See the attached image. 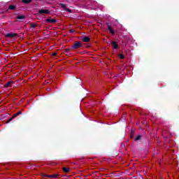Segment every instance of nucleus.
I'll return each mask as SVG.
<instances>
[{
	"label": "nucleus",
	"instance_id": "17",
	"mask_svg": "<svg viewBox=\"0 0 179 179\" xmlns=\"http://www.w3.org/2000/svg\"><path fill=\"white\" fill-rule=\"evenodd\" d=\"M58 177H59V174L55 173L52 175L51 178H58Z\"/></svg>",
	"mask_w": 179,
	"mask_h": 179
},
{
	"label": "nucleus",
	"instance_id": "26",
	"mask_svg": "<svg viewBox=\"0 0 179 179\" xmlns=\"http://www.w3.org/2000/svg\"><path fill=\"white\" fill-rule=\"evenodd\" d=\"M65 10H66L67 12H69V13H71L72 11L71 10V9L69 8H65Z\"/></svg>",
	"mask_w": 179,
	"mask_h": 179
},
{
	"label": "nucleus",
	"instance_id": "19",
	"mask_svg": "<svg viewBox=\"0 0 179 179\" xmlns=\"http://www.w3.org/2000/svg\"><path fill=\"white\" fill-rule=\"evenodd\" d=\"M36 27H37V24H36L35 23H31V29H36Z\"/></svg>",
	"mask_w": 179,
	"mask_h": 179
},
{
	"label": "nucleus",
	"instance_id": "23",
	"mask_svg": "<svg viewBox=\"0 0 179 179\" xmlns=\"http://www.w3.org/2000/svg\"><path fill=\"white\" fill-rule=\"evenodd\" d=\"M43 177H48V178H51L52 175H45V174H44Z\"/></svg>",
	"mask_w": 179,
	"mask_h": 179
},
{
	"label": "nucleus",
	"instance_id": "22",
	"mask_svg": "<svg viewBox=\"0 0 179 179\" xmlns=\"http://www.w3.org/2000/svg\"><path fill=\"white\" fill-rule=\"evenodd\" d=\"M13 120V117H10L7 122H6V124H9V122H10V121H12Z\"/></svg>",
	"mask_w": 179,
	"mask_h": 179
},
{
	"label": "nucleus",
	"instance_id": "12",
	"mask_svg": "<svg viewBox=\"0 0 179 179\" xmlns=\"http://www.w3.org/2000/svg\"><path fill=\"white\" fill-rule=\"evenodd\" d=\"M8 9L10 10H15V9H16V6H15V5H10V6H8Z\"/></svg>",
	"mask_w": 179,
	"mask_h": 179
},
{
	"label": "nucleus",
	"instance_id": "8",
	"mask_svg": "<svg viewBox=\"0 0 179 179\" xmlns=\"http://www.w3.org/2000/svg\"><path fill=\"white\" fill-rule=\"evenodd\" d=\"M45 21L47 22V23H57V20L55 19H46Z\"/></svg>",
	"mask_w": 179,
	"mask_h": 179
},
{
	"label": "nucleus",
	"instance_id": "20",
	"mask_svg": "<svg viewBox=\"0 0 179 179\" xmlns=\"http://www.w3.org/2000/svg\"><path fill=\"white\" fill-rule=\"evenodd\" d=\"M119 57H120V59H124L125 58V56L124 55H122V54H120Z\"/></svg>",
	"mask_w": 179,
	"mask_h": 179
},
{
	"label": "nucleus",
	"instance_id": "3",
	"mask_svg": "<svg viewBox=\"0 0 179 179\" xmlns=\"http://www.w3.org/2000/svg\"><path fill=\"white\" fill-rule=\"evenodd\" d=\"M106 24L107 29H108L109 30V32L114 36L115 34V31H114V29H113V27H111V22H106Z\"/></svg>",
	"mask_w": 179,
	"mask_h": 179
},
{
	"label": "nucleus",
	"instance_id": "25",
	"mask_svg": "<svg viewBox=\"0 0 179 179\" xmlns=\"http://www.w3.org/2000/svg\"><path fill=\"white\" fill-rule=\"evenodd\" d=\"M16 117H17V115H16V113H14L11 117H13V119L14 120V118H16Z\"/></svg>",
	"mask_w": 179,
	"mask_h": 179
},
{
	"label": "nucleus",
	"instance_id": "27",
	"mask_svg": "<svg viewBox=\"0 0 179 179\" xmlns=\"http://www.w3.org/2000/svg\"><path fill=\"white\" fill-rule=\"evenodd\" d=\"M57 52H53V53H52V57H57Z\"/></svg>",
	"mask_w": 179,
	"mask_h": 179
},
{
	"label": "nucleus",
	"instance_id": "5",
	"mask_svg": "<svg viewBox=\"0 0 179 179\" xmlns=\"http://www.w3.org/2000/svg\"><path fill=\"white\" fill-rule=\"evenodd\" d=\"M50 10L48 9H40L38 10V14L39 15H48L50 13Z\"/></svg>",
	"mask_w": 179,
	"mask_h": 179
},
{
	"label": "nucleus",
	"instance_id": "28",
	"mask_svg": "<svg viewBox=\"0 0 179 179\" xmlns=\"http://www.w3.org/2000/svg\"><path fill=\"white\" fill-rule=\"evenodd\" d=\"M75 31V30L73 29H70V33H73Z\"/></svg>",
	"mask_w": 179,
	"mask_h": 179
},
{
	"label": "nucleus",
	"instance_id": "11",
	"mask_svg": "<svg viewBox=\"0 0 179 179\" xmlns=\"http://www.w3.org/2000/svg\"><path fill=\"white\" fill-rule=\"evenodd\" d=\"M22 3H25V5H29V3H31L33 0H22Z\"/></svg>",
	"mask_w": 179,
	"mask_h": 179
},
{
	"label": "nucleus",
	"instance_id": "2",
	"mask_svg": "<svg viewBox=\"0 0 179 179\" xmlns=\"http://www.w3.org/2000/svg\"><path fill=\"white\" fill-rule=\"evenodd\" d=\"M106 24L107 29H108L109 30V32L114 36L115 34V31H114V29H113V27H111V22H106Z\"/></svg>",
	"mask_w": 179,
	"mask_h": 179
},
{
	"label": "nucleus",
	"instance_id": "7",
	"mask_svg": "<svg viewBox=\"0 0 179 179\" xmlns=\"http://www.w3.org/2000/svg\"><path fill=\"white\" fill-rule=\"evenodd\" d=\"M17 36V34L9 33L6 35V37L13 38V37Z\"/></svg>",
	"mask_w": 179,
	"mask_h": 179
},
{
	"label": "nucleus",
	"instance_id": "10",
	"mask_svg": "<svg viewBox=\"0 0 179 179\" xmlns=\"http://www.w3.org/2000/svg\"><path fill=\"white\" fill-rule=\"evenodd\" d=\"M111 45L113 47L114 50H117L118 48V45L115 41H112Z\"/></svg>",
	"mask_w": 179,
	"mask_h": 179
},
{
	"label": "nucleus",
	"instance_id": "13",
	"mask_svg": "<svg viewBox=\"0 0 179 179\" xmlns=\"http://www.w3.org/2000/svg\"><path fill=\"white\" fill-rule=\"evenodd\" d=\"M17 19L18 20H23V19H26V16L25 15H18V16H17Z\"/></svg>",
	"mask_w": 179,
	"mask_h": 179
},
{
	"label": "nucleus",
	"instance_id": "14",
	"mask_svg": "<svg viewBox=\"0 0 179 179\" xmlns=\"http://www.w3.org/2000/svg\"><path fill=\"white\" fill-rule=\"evenodd\" d=\"M142 139V136L141 135H138L135 138L134 141L135 142L138 141H141Z\"/></svg>",
	"mask_w": 179,
	"mask_h": 179
},
{
	"label": "nucleus",
	"instance_id": "6",
	"mask_svg": "<svg viewBox=\"0 0 179 179\" xmlns=\"http://www.w3.org/2000/svg\"><path fill=\"white\" fill-rule=\"evenodd\" d=\"M13 83V81H12V80L8 81V82H7V83H5L4 87H5V88L12 87Z\"/></svg>",
	"mask_w": 179,
	"mask_h": 179
},
{
	"label": "nucleus",
	"instance_id": "29",
	"mask_svg": "<svg viewBox=\"0 0 179 179\" xmlns=\"http://www.w3.org/2000/svg\"><path fill=\"white\" fill-rule=\"evenodd\" d=\"M48 90H50V89H48Z\"/></svg>",
	"mask_w": 179,
	"mask_h": 179
},
{
	"label": "nucleus",
	"instance_id": "15",
	"mask_svg": "<svg viewBox=\"0 0 179 179\" xmlns=\"http://www.w3.org/2000/svg\"><path fill=\"white\" fill-rule=\"evenodd\" d=\"M63 171L64 173H69L70 169L68 167H63Z\"/></svg>",
	"mask_w": 179,
	"mask_h": 179
},
{
	"label": "nucleus",
	"instance_id": "9",
	"mask_svg": "<svg viewBox=\"0 0 179 179\" xmlns=\"http://www.w3.org/2000/svg\"><path fill=\"white\" fill-rule=\"evenodd\" d=\"M83 43H89L90 41V38L89 36H84L83 38Z\"/></svg>",
	"mask_w": 179,
	"mask_h": 179
},
{
	"label": "nucleus",
	"instance_id": "4",
	"mask_svg": "<svg viewBox=\"0 0 179 179\" xmlns=\"http://www.w3.org/2000/svg\"><path fill=\"white\" fill-rule=\"evenodd\" d=\"M106 24L107 29H108L109 30V32L114 36L115 34V31H114V29H113V27H111V22H106Z\"/></svg>",
	"mask_w": 179,
	"mask_h": 179
},
{
	"label": "nucleus",
	"instance_id": "16",
	"mask_svg": "<svg viewBox=\"0 0 179 179\" xmlns=\"http://www.w3.org/2000/svg\"><path fill=\"white\" fill-rule=\"evenodd\" d=\"M70 50H72V48H68L64 49L65 54H69Z\"/></svg>",
	"mask_w": 179,
	"mask_h": 179
},
{
	"label": "nucleus",
	"instance_id": "1",
	"mask_svg": "<svg viewBox=\"0 0 179 179\" xmlns=\"http://www.w3.org/2000/svg\"><path fill=\"white\" fill-rule=\"evenodd\" d=\"M83 47V44L80 41H75L74 44L71 46V50H78L79 48H82Z\"/></svg>",
	"mask_w": 179,
	"mask_h": 179
},
{
	"label": "nucleus",
	"instance_id": "18",
	"mask_svg": "<svg viewBox=\"0 0 179 179\" xmlns=\"http://www.w3.org/2000/svg\"><path fill=\"white\" fill-rule=\"evenodd\" d=\"M59 6H61V8H62V9H66V4H65V3H60Z\"/></svg>",
	"mask_w": 179,
	"mask_h": 179
},
{
	"label": "nucleus",
	"instance_id": "24",
	"mask_svg": "<svg viewBox=\"0 0 179 179\" xmlns=\"http://www.w3.org/2000/svg\"><path fill=\"white\" fill-rule=\"evenodd\" d=\"M15 115H17H17H22V111L17 112V113H15Z\"/></svg>",
	"mask_w": 179,
	"mask_h": 179
},
{
	"label": "nucleus",
	"instance_id": "21",
	"mask_svg": "<svg viewBox=\"0 0 179 179\" xmlns=\"http://www.w3.org/2000/svg\"><path fill=\"white\" fill-rule=\"evenodd\" d=\"M130 139H134V131L131 132Z\"/></svg>",
	"mask_w": 179,
	"mask_h": 179
}]
</instances>
